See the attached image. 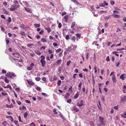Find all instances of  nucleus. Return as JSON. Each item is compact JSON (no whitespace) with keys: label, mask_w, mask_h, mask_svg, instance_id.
<instances>
[{"label":"nucleus","mask_w":126,"mask_h":126,"mask_svg":"<svg viewBox=\"0 0 126 126\" xmlns=\"http://www.w3.org/2000/svg\"><path fill=\"white\" fill-rule=\"evenodd\" d=\"M3 10H4V11H3V12L4 14L7 15H8L9 14V12L6 11L5 10V9H4Z\"/></svg>","instance_id":"473e14b6"},{"label":"nucleus","mask_w":126,"mask_h":126,"mask_svg":"<svg viewBox=\"0 0 126 126\" xmlns=\"http://www.w3.org/2000/svg\"><path fill=\"white\" fill-rule=\"evenodd\" d=\"M111 17V16L110 15H109L108 16L105 17L104 18L106 20H108V19L110 17Z\"/></svg>","instance_id":"e433bc0d"},{"label":"nucleus","mask_w":126,"mask_h":126,"mask_svg":"<svg viewBox=\"0 0 126 126\" xmlns=\"http://www.w3.org/2000/svg\"><path fill=\"white\" fill-rule=\"evenodd\" d=\"M40 62L42 64V66L43 67H44L45 66L46 62L45 60H43L41 59Z\"/></svg>","instance_id":"39448f33"},{"label":"nucleus","mask_w":126,"mask_h":126,"mask_svg":"<svg viewBox=\"0 0 126 126\" xmlns=\"http://www.w3.org/2000/svg\"><path fill=\"white\" fill-rule=\"evenodd\" d=\"M41 59H42L43 60H44V59L45 58V57L44 56L42 55H41Z\"/></svg>","instance_id":"5fc2aeb1"},{"label":"nucleus","mask_w":126,"mask_h":126,"mask_svg":"<svg viewBox=\"0 0 126 126\" xmlns=\"http://www.w3.org/2000/svg\"><path fill=\"white\" fill-rule=\"evenodd\" d=\"M81 85H82V83L81 82H80L78 85V87L80 88H79V90H80V89L81 88Z\"/></svg>","instance_id":"09e8293b"},{"label":"nucleus","mask_w":126,"mask_h":126,"mask_svg":"<svg viewBox=\"0 0 126 126\" xmlns=\"http://www.w3.org/2000/svg\"><path fill=\"white\" fill-rule=\"evenodd\" d=\"M83 104L82 103H77V105L78 106L80 107L83 105Z\"/></svg>","instance_id":"a878e982"},{"label":"nucleus","mask_w":126,"mask_h":126,"mask_svg":"<svg viewBox=\"0 0 126 126\" xmlns=\"http://www.w3.org/2000/svg\"><path fill=\"white\" fill-rule=\"evenodd\" d=\"M5 75L9 77L10 78L12 79L14 77L16 76V75H15V73L10 72H8Z\"/></svg>","instance_id":"f257e3e1"},{"label":"nucleus","mask_w":126,"mask_h":126,"mask_svg":"<svg viewBox=\"0 0 126 126\" xmlns=\"http://www.w3.org/2000/svg\"><path fill=\"white\" fill-rule=\"evenodd\" d=\"M110 3L111 5H113L115 3V2L113 0H111L110 1Z\"/></svg>","instance_id":"49530a36"},{"label":"nucleus","mask_w":126,"mask_h":126,"mask_svg":"<svg viewBox=\"0 0 126 126\" xmlns=\"http://www.w3.org/2000/svg\"><path fill=\"white\" fill-rule=\"evenodd\" d=\"M62 50V49L61 48H59L57 49L56 50V52L57 53L59 52Z\"/></svg>","instance_id":"c9c22d12"},{"label":"nucleus","mask_w":126,"mask_h":126,"mask_svg":"<svg viewBox=\"0 0 126 126\" xmlns=\"http://www.w3.org/2000/svg\"><path fill=\"white\" fill-rule=\"evenodd\" d=\"M1 94L3 96H5L7 94V93H5V92L4 91L2 92H1Z\"/></svg>","instance_id":"7c9ffc66"},{"label":"nucleus","mask_w":126,"mask_h":126,"mask_svg":"<svg viewBox=\"0 0 126 126\" xmlns=\"http://www.w3.org/2000/svg\"><path fill=\"white\" fill-rule=\"evenodd\" d=\"M121 116L123 118H126V115H125L124 114H122L121 115Z\"/></svg>","instance_id":"4d7b16f0"},{"label":"nucleus","mask_w":126,"mask_h":126,"mask_svg":"<svg viewBox=\"0 0 126 126\" xmlns=\"http://www.w3.org/2000/svg\"><path fill=\"white\" fill-rule=\"evenodd\" d=\"M20 55V54L19 53L17 52L15 53V56L17 58H19Z\"/></svg>","instance_id":"412c9836"},{"label":"nucleus","mask_w":126,"mask_h":126,"mask_svg":"<svg viewBox=\"0 0 126 126\" xmlns=\"http://www.w3.org/2000/svg\"><path fill=\"white\" fill-rule=\"evenodd\" d=\"M35 80L37 81H40L41 79V78L39 77H37L35 78Z\"/></svg>","instance_id":"c85d7f7f"},{"label":"nucleus","mask_w":126,"mask_h":126,"mask_svg":"<svg viewBox=\"0 0 126 126\" xmlns=\"http://www.w3.org/2000/svg\"><path fill=\"white\" fill-rule=\"evenodd\" d=\"M68 17L69 16L68 15H66L64 16V18L65 20V22H67L68 20Z\"/></svg>","instance_id":"1a4fd4ad"},{"label":"nucleus","mask_w":126,"mask_h":126,"mask_svg":"<svg viewBox=\"0 0 126 126\" xmlns=\"http://www.w3.org/2000/svg\"><path fill=\"white\" fill-rule=\"evenodd\" d=\"M4 81L6 83H8L9 82V80L7 79V77H5L4 79Z\"/></svg>","instance_id":"b1692460"},{"label":"nucleus","mask_w":126,"mask_h":126,"mask_svg":"<svg viewBox=\"0 0 126 126\" xmlns=\"http://www.w3.org/2000/svg\"><path fill=\"white\" fill-rule=\"evenodd\" d=\"M36 89L37 91H40L41 90V88L40 87H36Z\"/></svg>","instance_id":"6e6d98bb"},{"label":"nucleus","mask_w":126,"mask_h":126,"mask_svg":"<svg viewBox=\"0 0 126 126\" xmlns=\"http://www.w3.org/2000/svg\"><path fill=\"white\" fill-rule=\"evenodd\" d=\"M42 98L40 96H37V99L38 100H41Z\"/></svg>","instance_id":"603ef678"},{"label":"nucleus","mask_w":126,"mask_h":126,"mask_svg":"<svg viewBox=\"0 0 126 126\" xmlns=\"http://www.w3.org/2000/svg\"><path fill=\"white\" fill-rule=\"evenodd\" d=\"M30 126H36L35 125L33 122H32L30 124Z\"/></svg>","instance_id":"79ce46f5"},{"label":"nucleus","mask_w":126,"mask_h":126,"mask_svg":"<svg viewBox=\"0 0 126 126\" xmlns=\"http://www.w3.org/2000/svg\"><path fill=\"white\" fill-rule=\"evenodd\" d=\"M71 63V61H68L66 63V64L67 66H69L70 63Z\"/></svg>","instance_id":"a18cd8bd"},{"label":"nucleus","mask_w":126,"mask_h":126,"mask_svg":"<svg viewBox=\"0 0 126 126\" xmlns=\"http://www.w3.org/2000/svg\"><path fill=\"white\" fill-rule=\"evenodd\" d=\"M27 81L29 85L31 86H33L34 84V83L32 81V80H27Z\"/></svg>","instance_id":"7ed1b4c3"},{"label":"nucleus","mask_w":126,"mask_h":126,"mask_svg":"<svg viewBox=\"0 0 126 126\" xmlns=\"http://www.w3.org/2000/svg\"><path fill=\"white\" fill-rule=\"evenodd\" d=\"M45 29L47 30V32L48 33H49L51 31V29L49 27L45 28Z\"/></svg>","instance_id":"9d476101"},{"label":"nucleus","mask_w":126,"mask_h":126,"mask_svg":"<svg viewBox=\"0 0 126 126\" xmlns=\"http://www.w3.org/2000/svg\"><path fill=\"white\" fill-rule=\"evenodd\" d=\"M20 34L21 35L23 36H25L26 34L24 32H22L20 33Z\"/></svg>","instance_id":"4be33fe9"},{"label":"nucleus","mask_w":126,"mask_h":126,"mask_svg":"<svg viewBox=\"0 0 126 126\" xmlns=\"http://www.w3.org/2000/svg\"><path fill=\"white\" fill-rule=\"evenodd\" d=\"M123 21L124 22H126V17H124L123 19Z\"/></svg>","instance_id":"774afa93"},{"label":"nucleus","mask_w":126,"mask_h":126,"mask_svg":"<svg viewBox=\"0 0 126 126\" xmlns=\"http://www.w3.org/2000/svg\"><path fill=\"white\" fill-rule=\"evenodd\" d=\"M62 62V60L60 59L57 61V62L55 63V64L56 65H59Z\"/></svg>","instance_id":"6e6552de"},{"label":"nucleus","mask_w":126,"mask_h":126,"mask_svg":"<svg viewBox=\"0 0 126 126\" xmlns=\"http://www.w3.org/2000/svg\"><path fill=\"white\" fill-rule=\"evenodd\" d=\"M28 115V113L26 112H25L24 114V117L26 118L27 117Z\"/></svg>","instance_id":"58836bf2"},{"label":"nucleus","mask_w":126,"mask_h":126,"mask_svg":"<svg viewBox=\"0 0 126 126\" xmlns=\"http://www.w3.org/2000/svg\"><path fill=\"white\" fill-rule=\"evenodd\" d=\"M1 17L3 19H5V17L3 15H1Z\"/></svg>","instance_id":"13d9d810"},{"label":"nucleus","mask_w":126,"mask_h":126,"mask_svg":"<svg viewBox=\"0 0 126 126\" xmlns=\"http://www.w3.org/2000/svg\"><path fill=\"white\" fill-rule=\"evenodd\" d=\"M41 41L43 42H47L46 39L44 38H42L41 39Z\"/></svg>","instance_id":"c756f323"},{"label":"nucleus","mask_w":126,"mask_h":126,"mask_svg":"<svg viewBox=\"0 0 126 126\" xmlns=\"http://www.w3.org/2000/svg\"><path fill=\"white\" fill-rule=\"evenodd\" d=\"M73 47V45H72L68 48L67 49V50L68 51H70L72 49V47Z\"/></svg>","instance_id":"4468645a"},{"label":"nucleus","mask_w":126,"mask_h":126,"mask_svg":"<svg viewBox=\"0 0 126 126\" xmlns=\"http://www.w3.org/2000/svg\"><path fill=\"white\" fill-rule=\"evenodd\" d=\"M12 21L11 18L10 17H9L8 18L7 22L9 23L10 22Z\"/></svg>","instance_id":"4c0bfd02"},{"label":"nucleus","mask_w":126,"mask_h":126,"mask_svg":"<svg viewBox=\"0 0 126 126\" xmlns=\"http://www.w3.org/2000/svg\"><path fill=\"white\" fill-rule=\"evenodd\" d=\"M97 105L99 109L101 110V107L100 103H99L98 104H97Z\"/></svg>","instance_id":"de8ad7c7"},{"label":"nucleus","mask_w":126,"mask_h":126,"mask_svg":"<svg viewBox=\"0 0 126 126\" xmlns=\"http://www.w3.org/2000/svg\"><path fill=\"white\" fill-rule=\"evenodd\" d=\"M19 5L13 4L11 6V7L10 8V11H14L16 9L19 8Z\"/></svg>","instance_id":"f03ea898"},{"label":"nucleus","mask_w":126,"mask_h":126,"mask_svg":"<svg viewBox=\"0 0 126 126\" xmlns=\"http://www.w3.org/2000/svg\"><path fill=\"white\" fill-rule=\"evenodd\" d=\"M27 46L31 48L32 46H34V44L32 43L30 44H27Z\"/></svg>","instance_id":"dca6fc26"},{"label":"nucleus","mask_w":126,"mask_h":126,"mask_svg":"<svg viewBox=\"0 0 126 126\" xmlns=\"http://www.w3.org/2000/svg\"><path fill=\"white\" fill-rule=\"evenodd\" d=\"M72 1L74 2L75 3L78 4L79 5L80 4L76 0H72Z\"/></svg>","instance_id":"2f4dec72"},{"label":"nucleus","mask_w":126,"mask_h":126,"mask_svg":"<svg viewBox=\"0 0 126 126\" xmlns=\"http://www.w3.org/2000/svg\"><path fill=\"white\" fill-rule=\"evenodd\" d=\"M79 93L78 92H77V93L75 94V95L74 96V98L75 99L77 98L79 96Z\"/></svg>","instance_id":"f3484780"},{"label":"nucleus","mask_w":126,"mask_h":126,"mask_svg":"<svg viewBox=\"0 0 126 126\" xmlns=\"http://www.w3.org/2000/svg\"><path fill=\"white\" fill-rule=\"evenodd\" d=\"M121 100L123 102H126V96L122 97L121 98Z\"/></svg>","instance_id":"f8f14e48"},{"label":"nucleus","mask_w":126,"mask_h":126,"mask_svg":"<svg viewBox=\"0 0 126 126\" xmlns=\"http://www.w3.org/2000/svg\"><path fill=\"white\" fill-rule=\"evenodd\" d=\"M53 45L54 47H56L58 46V44L55 43H54L53 44Z\"/></svg>","instance_id":"338daca9"},{"label":"nucleus","mask_w":126,"mask_h":126,"mask_svg":"<svg viewBox=\"0 0 126 126\" xmlns=\"http://www.w3.org/2000/svg\"><path fill=\"white\" fill-rule=\"evenodd\" d=\"M77 74H75L73 75V77L74 79H75L76 78V76H77Z\"/></svg>","instance_id":"e2e57ef3"},{"label":"nucleus","mask_w":126,"mask_h":126,"mask_svg":"<svg viewBox=\"0 0 126 126\" xmlns=\"http://www.w3.org/2000/svg\"><path fill=\"white\" fill-rule=\"evenodd\" d=\"M70 94L69 93H67L65 94V97L66 99H67L70 96Z\"/></svg>","instance_id":"9b49d317"},{"label":"nucleus","mask_w":126,"mask_h":126,"mask_svg":"<svg viewBox=\"0 0 126 126\" xmlns=\"http://www.w3.org/2000/svg\"><path fill=\"white\" fill-rule=\"evenodd\" d=\"M6 42L7 45H8L10 41L8 39H6Z\"/></svg>","instance_id":"37998d69"},{"label":"nucleus","mask_w":126,"mask_h":126,"mask_svg":"<svg viewBox=\"0 0 126 126\" xmlns=\"http://www.w3.org/2000/svg\"><path fill=\"white\" fill-rule=\"evenodd\" d=\"M99 119L100 120V123L101 124V125H103L104 123V119L103 117H101L100 116L99 117Z\"/></svg>","instance_id":"20e7f679"},{"label":"nucleus","mask_w":126,"mask_h":126,"mask_svg":"<svg viewBox=\"0 0 126 126\" xmlns=\"http://www.w3.org/2000/svg\"><path fill=\"white\" fill-rule=\"evenodd\" d=\"M118 52L117 51H113L112 52V53L113 54H114L116 55L117 56H119V55L117 54L116 53H118Z\"/></svg>","instance_id":"f704fd0d"},{"label":"nucleus","mask_w":126,"mask_h":126,"mask_svg":"<svg viewBox=\"0 0 126 126\" xmlns=\"http://www.w3.org/2000/svg\"><path fill=\"white\" fill-rule=\"evenodd\" d=\"M34 25L36 28L39 27L40 26V25L39 24H34Z\"/></svg>","instance_id":"cd10ccee"},{"label":"nucleus","mask_w":126,"mask_h":126,"mask_svg":"<svg viewBox=\"0 0 126 126\" xmlns=\"http://www.w3.org/2000/svg\"><path fill=\"white\" fill-rule=\"evenodd\" d=\"M76 24L75 22H73L71 25V28H73L75 26Z\"/></svg>","instance_id":"6ab92c4d"},{"label":"nucleus","mask_w":126,"mask_h":126,"mask_svg":"<svg viewBox=\"0 0 126 126\" xmlns=\"http://www.w3.org/2000/svg\"><path fill=\"white\" fill-rule=\"evenodd\" d=\"M118 106H114L113 108L114 109L117 110L118 109Z\"/></svg>","instance_id":"69168bd1"},{"label":"nucleus","mask_w":126,"mask_h":126,"mask_svg":"<svg viewBox=\"0 0 126 126\" xmlns=\"http://www.w3.org/2000/svg\"><path fill=\"white\" fill-rule=\"evenodd\" d=\"M113 16L115 18H119L120 17L118 15L114 14Z\"/></svg>","instance_id":"bb28decb"},{"label":"nucleus","mask_w":126,"mask_h":126,"mask_svg":"<svg viewBox=\"0 0 126 126\" xmlns=\"http://www.w3.org/2000/svg\"><path fill=\"white\" fill-rule=\"evenodd\" d=\"M89 53H87L86 55V59L87 60L89 58Z\"/></svg>","instance_id":"a19ab883"},{"label":"nucleus","mask_w":126,"mask_h":126,"mask_svg":"<svg viewBox=\"0 0 126 126\" xmlns=\"http://www.w3.org/2000/svg\"><path fill=\"white\" fill-rule=\"evenodd\" d=\"M6 117L7 118H11V119L12 120H13V118L11 116H6Z\"/></svg>","instance_id":"3c124183"},{"label":"nucleus","mask_w":126,"mask_h":126,"mask_svg":"<svg viewBox=\"0 0 126 126\" xmlns=\"http://www.w3.org/2000/svg\"><path fill=\"white\" fill-rule=\"evenodd\" d=\"M13 106V104L12 103L10 105H8L7 104L6 105V107L8 108H11Z\"/></svg>","instance_id":"393cba45"},{"label":"nucleus","mask_w":126,"mask_h":126,"mask_svg":"<svg viewBox=\"0 0 126 126\" xmlns=\"http://www.w3.org/2000/svg\"><path fill=\"white\" fill-rule=\"evenodd\" d=\"M42 79L43 81L45 82H46V79L45 77H44Z\"/></svg>","instance_id":"8fccbe9b"},{"label":"nucleus","mask_w":126,"mask_h":126,"mask_svg":"<svg viewBox=\"0 0 126 126\" xmlns=\"http://www.w3.org/2000/svg\"><path fill=\"white\" fill-rule=\"evenodd\" d=\"M112 79L113 82L116 83V79L115 76V75H113L112 77Z\"/></svg>","instance_id":"423d86ee"},{"label":"nucleus","mask_w":126,"mask_h":126,"mask_svg":"<svg viewBox=\"0 0 126 126\" xmlns=\"http://www.w3.org/2000/svg\"><path fill=\"white\" fill-rule=\"evenodd\" d=\"M61 81L60 80H59L58 81L57 84L58 85H60L61 84Z\"/></svg>","instance_id":"c03bdc74"},{"label":"nucleus","mask_w":126,"mask_h":126,"mask_svg":"<svg viewBox=\"0 0 126 126\" xmlns=\"http://www.w3.org/2000/svg\"><path fill=\"white\" fill-rule=\"evenodd\" d=\"M34 52L36 53L39 55H40L41 54V53L40 52L39 50H35Z\"/></svg>","instance_id":"ddd939ff"},{"label":"nucleus","mask_w":126,"mask_h":126,"mask_svg":"<svg viewBox=\"0 0 126 126\" xmlns=\"http://www.w3.org/2000/svg\"><path fill=\"white\" fill-rule=\"evenodd\" d=\"M2 73L3 74H6V70H2Z\"/></svg>","instance_id":"864d4df0"},{"label":"nucleus","mask_w":126,"mask_h":126,"mask_svg":"<svg viewBox=\"0 0 126 126\" xmlns=\"http://www.w3.org/2000/svg\"><path fill=\"white\" fill-rule=\"evenodd\" d=\"M91 9L93 11H94L95 10V9L96 7H95L94 6H92L91 7Z\"/></svg>","instance_id":"72a5a7b5"},{"label":"nucleus","mask_w":126,"mask_h":126,"mask_svg":"<svg viewBox=\"0 0 126 126\" xmlns=\"http://www.w3.org/2000/svg\"><path fill=\"white\" fill-rule=\"evenodd\" d=\"M76 37L75 36H73L71 38V39L74 42H75Z\"/></svg>","instance_id":"5701e85b"},{"label":"nucleus","mask_w":126,"mask_h":126,"mask_svg":"<svg viewBox=\"0 0 126 126\" xmlns=\"http://www.w3.org/2000/svg\"><path fill=\"white\" fill-rule=\"evenodd\" d=\"M42 94L43 95H44V96H45L46 97L47 96V95H48L47 94H46L45 93H42Z\"/></svg>","instance_id":"bf43d9fd"},{"label":"nucleus","mask_w":126,"mask_h":126,"mask_svg":"<svg viewBox=\"0 0 126 126\" xmlns=\"http://www.w3.org/2000/svg\"><path fill=\"white\" fill-rule=\"evenodd\" d=\"M72 86H71L70 87L69 89H68V91L69 92H71V91H72Z\"/></svg>","instance_id":"0e129e2a"},{"label":"nucleus","mask_w":126,"mask_h":126,"mask_svg":"<svg viewBox=\"0 0 126 126\" xmlns=\"http://www.w3.org/2000/svg\"><path fill=\"white\" fill-rule=\"evenodd\" d=\"M75 35L79 39H80L81 37V34L79 33H77L75 34Z\"/></svg>","instance_id":"2eb2a0df"},{"label":"nucleus","mask_w":126,"mask_h":126,"mask_svg":"<svg viewBox=\"0 0 126 126\" xmlns=\"http://www.w3.org/2000/svg\"><path fill=\"white\" fill-rule=\"evenodd\" d=\"M125 74H123L120 76V78L122 80H124L125 78Z\"/></svg>","instance_id":"0eeeda50"},{"label":"nucleus","mask_w":126,"mask_h":126,"mask_svg":"<svg viewBox=\"0 0 126 126\" xmlns=\"http://www.w3.org/2000/svg\"><path fill=\"white\" fill-rule=\"evenodd\" d=\"M106 60L107 62H109L110 60L109 59V56H108L106 58Z\"/></svg>","instance_id":"ea45409f"},{"label":"nucleus","mask_w":126,"mask_h":126,"mask_svg":"<svg viewBox=\"0 0 126 126\" xmlns=\"http://www.w3.org/2000/svg\"><path fill=\"white\" fill-rule=\"evenodd\" d=\"M32 68L31 66L30 67H28L27 69L29 70H32Z\"/></svg>","instance_id":"680f3d73"},{"label":"nucleus","mask_w":126,"mask_h":126,"mask_svg":"<svg viewBox=\"0 0 126 126\" xmlns=\"http://www.w3.org/2000/svg\"><path fill=\"white\" fill-rule=\"evenodd\" d=\"M48 53L50 54H51L52 53V50H50V49H48Z\"/></svg>","instance_id":"052dcab7"},{"label":"nucleus","mask_w":126,"mask_h":126,"mask_svg":"<svg viewBox=\"0 0 126 126\" xmlns=\"http://www.w3.org/2000/svg\"><path fill=\"white\" fill-rule=\"evenodd\" d=\"M24 8L25 10L27 12H31V10L29 8H27L25 7Z\"/></svg>","instance_id":"a211bd4d"},{"label":"nucleus","mask_w":126,"mask_h":126,"mask_svg":"<svg viewBox=\"0 0 126 126\" xmlns=\"http://www.w3.org/2000/svg\"><path fill=\"white\" fill-rule=\"evenodd\" d=\"M72 108L73 111H78L79 110L78 109L76 108L75 107H73Z\"/></svg>","instance_id":"aec40b11"}]
</instances>
